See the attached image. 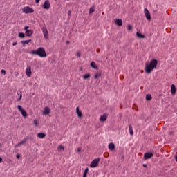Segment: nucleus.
Listing matches in <instances>:
<instances>
[{
	"mask_svg": "<svg viewBox=\"0 0 177 177\" xmlns=\"http://www.w3.org/2000/svg\"><path fill=\"white\" fill-rule=\"evenodd\" d=\"M31 74H32V72L31 71V66L28 65L26 69V75L27 77H31Z\"/></svg>",
	"mask_w": 177,
	"mask_h": 177,
	"instance_id": "nucleus-9",
	"label": "nucleus"
},
{
	"mask_svg": "<svg viewBox=\"0 0 177 177\" xmlns=\"http://www.w3.org/2000/svg\"><path fill=\"white\" fill-rule=\"evenodd\" d=\"M99 162H100V158L94 159L90 164L91 168H96L99 165Z\"/></svg>",
	"mask_w": 177,
	"mask_h": 177,
	"instance_id": "nucleus-4",
	"label": "nucleus"
},
{
	"mask_svg": "<svg viewBox=\"0 0 177 177\" xmlns=\"http://www.w3.org/2000/svg\"><path fill=\"white\" fill-rule=\"evenodd\" d=\"M17 109L19 111H20L22 117H24V118H27V111H26L21 105H18Z\"/></svg>",
	"mask_w": 177,
	"mask_h": 177,
	"instance_id": "nucleus-5",
	"label": "nucleus"
},
{
	"mask_svg": "<svg viewBox=\"0 0 177 177\" xmlns=\"http://www.w3.org/2000/svg\"><path fill=\"white\" fill-rule=\"evenodd\" d=\"M146 99H147V100H151V95L147 94L146 95Z\"/></svg>",
	"mask_w": 177,
	"mask_h": 177,
	"instance_id": "nucleus-28",
	"label": "nucleus"
},
{
	"mask_svg": "<svg viewBox=\"0 0 177 177\" xmlns=\"http://www.w3.org/2000/svg\"><path fill=\"white\" fill-rule=\"evenodd\" d=\"M153 154L151 152H147L144 154V160H150L153 157Z\"/></svg>",
	"mask_w": 177,
	"mask_h": 177,
	"instance_id": "nucleus-10",
	"label": "nucleus"
},
{
	"mask_svg": "<svg viewBox=\"0 0 177 177\" xmlns=\"http://www.w3.org/2000/svg\"><path fill=\"white\" fill-rule=\"evenodd\" d=\"M16 158H18V159L20 158V154L17 153V154L16 155Z\"/></svg>",
	"mask_w": 177,
	"mask_h": 177,
	"instance_id": "nucleus-36",
	"label": "nucleus"
},
{
	"mask_svg": "<svg viewBox=\"0 0 177 177\" xmlns=\"http://www.w3.org/2000/svg\"><path fill=\"white\" fill-rule=\"evenodd\" d=\"M33 124L35 125V127H38V120H37V119H35L33 120Z\"/></svg>",
	"mask_w": 177,
	"mask_h": 177,
	"instance_id": "nucleus-30",
	"label": "nucleus"
},
{
	"mask_svg": "<svg viewBox=\"0 0 177 177\" xmlns=\"http://www.w3.org/2000/svg\"><path fill=\"white\" fill-rule=\"evenodd\" d=\"M171 95H173V96H175V95L176 94V87L175 86V84H172L171 86Z\"/></svg>",
	"mask_w": 177,
	"mask_h": 177,
	"instance_id": "nucleus-14",
	"label": "nucleus"
},
{
	"mask_svg": "<svg viewBox=\"0 0 177 177\" xmlns=\"http://www.w3.org/2000/svg\"><path fill=\"white\" fill-rule=\"evenodd\" d=\"M30 42H31V39L21 41V44H22L23 46H26V44H30Z\"/></svg>",
	"mask_w": 177,
	"mask_h": 177,
	"instance_id": "nucleus-21",
	"label": "nucleus"
},
{
	"mask_svg": "<svg viewBox=\"0 0 177 177\" xmlns=\"http://www.w3.org/2000/svg\"><path fill=\"white\" fill-rule=\"evenodd\" d=\"M102 77V73L97 72L96 73L94 74V78L95 80H97V78H100Z\"/></svg>",
	"mask_w": 177,
	"mask_h": 177,
	"instance_id": "nucleus-22",
	"label": "nucleus"
},
{
	"mask_svg": "<svg viewBox=\"0 0 177 177\" xmlns=\"http://www.w3.org/2000/svg\"><path fill=\"white\" fill-rule=\"evenodd\" d=\"M76 114H77L78 118H81V117H82V112L81 111H80L79 106L76 107Z\"/></svg>",
	"mask_w": 177,
	"mask_h": 177,
	"instance_id": "nucleus-15",
	"label": "nucleus"
},
{
	"mask_svg": "<svg viewBox=\"0 0 177 177\" xmlns=\"http://www.w3.org/2000/svg\"><path fill=\"white\" fill-rule=\"evenodd\" d=\"M18 37L19 38H24L25 35H24V33L23 32H19V35H18Z\"/></svg>",
	"mask_w": 177,
	"mask_h": 177,
	"instance_id": "nucleus-29",
	"label": "nucleus"
},
{
	"mask_svg": "<svg viewBox=\"0 0 177 177\" xmlns=\"http://www.w3.org/2000/svg\"><path fill=\"white\" fill-rule=\"evenodd\" d=\"M95 12V8L91 7L89 9V13H93Z\"/></svg>",
	"mask_w": 177,
	"mask_h": 177,
	"instance_id": "nucleus-31",
	"label": "nucleus"
},
{
	"mask_svg": "<svg viewBox=\"0 0 177 177\" xmlns=\"http://www.w3.org/2000/svg\"><path fill=\"white\" fill-rule=\"evenodd\" d=\"M57 149L59 151H64V147L63 145H59Z\"/></svg>",
	"mask_w": 177,
	"mask_h": 177,
	"instance_id": "nucleus-25",
	"label": "nucleus"
},
{
	"mask_svg": "<svg viewBox=\"0 0 177 177\" xmlns=\"http://www.w3.org/2000/svg\"><path fill=\"white\" fill-rule=\"evenodd\" d=\"M91 67H92V68H94V70H99V68L97 67V65H96V62H91Z\"/></svg>",
	"mask_w": 177,
	"mask_h": 177,
	"instance_id": "nucleus-18",
	"label": "nucleus"
},
{
	"mask_svg": "<svg viewBox=\"0 0 177 177\" xmlns=\"http://www.w3.org/2000/svg\"><path fill=\"white\" fill-rule=\"evenodd\" d=\"M156 66H157V60H156Z\"/></svg>",
	"mask_w": 177,
	"mask_h": 177,
	"instance_id": "nucleus-46",
	"label": "nucleus"
},
{
	"mask_svg": "<svg viewBox=\"0 0 177 177\" xmlns=\"http://www.w3.org/2000/svg\"><path fill=\"white\" fill-rule=\"evenodd\" d=\"M144 13L147 20L150 21V20H151V16L150 15V12H149V10H147V8L144 9Z\"/></svg>",
	"mask_w": 177,
	"mask_h": 177,
	"instance_id": "nucleus-7",
	"label": "nucleus"
},
{
	"mask_svg": "<svg viewBox=\"0 0 177 177\" xmlns=\"http://www.w3.org/2000/svg\"><path fill=\"white\" fill-rule=\"evenodd\" d=\"M41 7L43 8V9H46V10L50 9V3L49 2L48 0H46V1H44Z\"/></svg>",
	"mask_w": 177,
	"mask_h": 177,
	"instance_id": "nucleus-8",
	"label": "nucleus"
},
{
	"mask_svg": "<svg viewBox=\"0 0 177 177\" xmlns=\"http://www.w3.org/2000/svg\"><path fill=\"white\" fill-rule=\"evenodd\" d=\"M44 37L46 39H48L49 38V33L48 32V29L46 28H42Z\"/></svg>",
	"mask_w": 177,
	"mask_h": 177,
	"instance_id": "nucleus-11",
	"label": "nucleus"
},
{
	"mask_svg": "<svg viewBox=\"0 0 177 177\" xmlns=\"http://www.w3.org/2000/svg\"><path fill=\"white\" fill-rule=\"evenodd\" d=\"M129 131L130 135L132 136V135H133V129H132V125H129Z\"/></svg>",
	"mask_w": 177,
	"mask_h": 177,
	"instance_id": "nucleus-24",
	"label": "nucleus"
},
{
	"mask_svg": "<svg viewBox=\"0 0 177 177\" xmlns=\"http://www.w3.org/2000/svg\"><path fill=\"white\" fill-rule=\"evenodd\" d=\"M89 77H91V75L89 73H86L84 75H83V79L88 80V78H89Z\"/></svg>",
	"mask_w": 177,
	"mask_h": 177,
	"instance_id": "nucleus-27",
	"label": "nucleus"
},
{
	"mask_svg": "<svg viewBox=\"0 0 177 177\" xmlns=\"http://www.w3.org/2000/svg\"><path fill=\"white\" fill-rule=\"evenodd\" d=\"M68 16H70V15H71V11L69 10V11L68 12Z\"/></svg>",
	"mask_w": 177,
	"mask_h": 177,
	"instance_id": "nucleus-40",
	"label": "nucleus"
},
{
	"mask_svg": "<svg viewBox=\"0 0 177 177\" xmlns=\"http://www.w3.org/2000/svg\"><path fill=\"white\" fill-rule=\"evenodd\" d=\"M21 97H22V95L20 94L19 99H18V101L20 100V99H21Z\"/></svg>",
	"mask_w": 177,
	"mask_h": 177,
	"instance_id": "nucleus-41",
	"label": "nucleus"
},
{
	"mask_svg": "<svg viewBox=\"0 0 177 177\" xmlns=\"http://www.w3.org/2000/svg\"><path fill=\"white\" fill-rule=\"evenodd\" d=\"M136 35L138 37V38H145V36L143 35H142V33L137 32H136Z\"/></svg>",
	"mask_w": 177,
	"mask_h": 177,
	"instance_id": "nucleus-26",
	"label": "nucleus"
},
{
	"mask_svg": "<svg viewBox=\"0 0 177 177\" xmlns=\"http://www.w3.org/2000/svg\"><path fill=\"white\" fill-rule=\"evenodd\" d=\"M142 166H143L145 168H147V165H146V164H143Z\"/></svg>",
	"mask_w": 177,
	"mask_h": 177,
	"instance_id": "nucleus-38",
	"label": "nucleus"
},
{
	"mask_svg": "<svg viewBox=\"0 0 177 177\" xmlns=\"http://www.w3.org/2000/svg\"><path fill=\"white\" fill-rule=\"evenodd\" d=\"M175 160H176V162H177V156H175Z\"/></svg>",
	"mask_w": 177,
	"mask_h": 177,
	"instance_id": "nucleus-44",
	"label": "nucleus"
},
{
	"mask_svg": "<svg viewBox=\"0 0 177 177\" xmlns=\"http://www.w3.org/2000/svg\"><path fill=\"white\" fill-rule=\"evenodd\" d=\"M156 67V59H152L150 62L146 63L145 66V71L147 74H150Z\"/></svg>",
	"mask_w": 177,
	"mask_h": 177,
	"instance_id": "nucleus-2",
	"label": "nucleus"
},
{
	"mask_svg": "<svg viewBox=\"0 0 177 177\" xmlns=\"http://www.w3.org/2000/svg\"><path fill=\"white\" fill-rule=\"evenodd\" d=\"M27 142V138H24L21 140V142H20L19 143L15 145V147H19L20 146H22V145H24V143H26Z\"/></svg>",
	"mask_w": 177,
	"mask_h": 177,
	"instance_id": "nucleus-17",
	"label": "nucleus"
},
{
	"mask_svg": "<svg viewBox=\"0 0 177 177\" xmlns=\"http://www.w3.org/2000/svg\"><path fill=\"white\" fill-rule=\"evenodd\" d=\"M107 117H109L107 113H104L102 115H101L100 117V122H104L107 120Z\"/></svg>",
	"mask_w": 177,
	"mask_h": 177,
	"instance_id": "nucleus-12",
	"label": "nucleus"
},
{
	"mask_svg": "<svg viewBox=\"0 0 177 177\" xmlns=\"http://www.w3.org/2000/svg\"><path fill=\"white\" fill-rule=\"evenodd\" d=\"M30 55H36L39 56V57L45 58L46 57V51H45V48L43 47H39L37 49L31 51Z\"/></svg>",
	"mask_w": 177,
	"mask_h": 177,
	"instance_id": "nucleus-1",
	"label": "nucleus"
},
{
	"mask_svg": "<svg viewBox=\"0 0 177 177\" xmlns=\"http://www.w3.org/2000/svg\"><path fill=\"white\" fill-rule=\"evenodd\" d=\"M39 1H40V0H35V3H39Z\"/></svg>",
	"mask_w": 177,
	"mask_h": 177,
	"instance_id": "nucleus-39",
	"label": "nucleus"
},
{
	"mask_svg": "<svg viewBox=\"0 0 177 177\" xmlns=\"http://www.w3.org/2000/svg\"><path fill=\"white\" fill-rule=\"evenodd\" d=\"M80 151H81V147H79L77 149V152L80 153Z\"/></svg>",
	"mask_w": 177,
	"mask_h": 177,
	"instance_id": "nucleus-35",
	"label": "nucleus"
},
{
	"mask_svg": "<svg viewBox=\"0 0 177 177\" xmlns=\"http://www.w3.org/2000/svg\"><path fill=\"white\" fill-rule=\"evenodd\" d=\"M76 56H77V57H81V53L77 52V53H76Z\"/></svg>",
	"mask_w": 177,
	"mask_h": 177,
	"instance_id": "nucleus-33",
	"label": "nucleus"
},
{
	"mask_svg": "<svg viewBox=\"0 0 177 177\" xmlns=\"http://www.w3.org/2000/svg\"><path fill=\"white\" fill-rule=\"evenodd\" d=\"M22 12L26 15H28V13H34V9L30 6H25L22 8Z\"/></svg>",
	"mask_w": 177,
	"mask_h": 177,
	"instance_id": "nucleus-3",
	"label": "nucleus"
},
{
	"mask_svg": "<svg viewBox=\"0 0 177 177\" xmlns=\"http://www.w3.org/2000/svg\"><path fill=\"white\" fill-rule=\"evenodd\" d=\"M19 76V73H15V77H18Z\"/></svg>",
	"mask_w": 177,
	"mask_h": 177,
	"instance_id": "nucleus-42",
	"label": "nucleus"
},
{
	"mask_svg": "<svg viewBox=\"0 0 177 177\" xmlns=\"http://www.w3.org/2000/svg\"><path fill=\"white\" fill-rule=\"evenodd\" d=\"M66 44H70L69 41H66Z\"/></svg>",
	"mask_w": 177,
	"mask_h": 177,
	"instance_id": "nucleus-45",
	"label": "nucleus"
},
{
	"mask_svg": "<svg viewBox=\"0 0 177 177\" xmlns=\"http://www.w3.org/2000/svg\"><path fill=\"white\" fill-rule=\"evenodd\" d=\"M108 148H109V150H110L111 151H113V150L115 149V146L114 145V143L111 142L109 144Z\"/></svg>",
	"mask_w": 177,
	"mask_h": 177,
	"instance_id": "nucleus-16",
	"label": "nucleus"
},
{
	"mask_svg": "<svg viewBox=\"0 0 177 177\" xmlns=\"http://www.w3.org/2000/svg\"><path fill=\"white\" fill-rule=\"evenodd\" d=\"M88 172H89V169L86 167L83 173L82 177H86V175H88Z\"/></svg>",
	"mask_w": 177,
	"mask_h": 177,
	"instance_id": "nucleus-23",
	"label": "nucleus"
},
{
	"mask_svg": "<svg viewBox=\"0 0 177 177\" xmlns=\"http://www.w3.org/2000/svg\"><path fill=\"white\" fill-rule=\"evenodd\" d=\"M45 136H46V134H45V133H37V138H39V139H44V138H45Z\"/></svg>",
	"mask_w": 177,
	"mask_h": 177,
	"instance_id": "nucleus-20",
	"label": "nucleus"
},
{
	"mask_svg": "<svg viewBox=\"0 0 177 177\" xmlns=\"http://www.w3.org/2000/svg\"><path fill=\"white\" fill-rule=\"evenodd\" d=\"M3 159L0 157V163L2 162Z\"/></svg>",
	"mask_w": 177,
	"mask_h": 177,
	"instance_id": "nucleus-43",
	"label": "nucleus"
},
{
	"mask_svg": "<svg viewBox=\"0 0 177 177\" xmlns=\"http://www.w3.org/2000/svg\"><path fill=\"white\" fill-rule=\"evenodd\" d=\"M49 113H50V109H49V107H48V106L44 107V111H43V115H48Z\"/></svg>",
	"mask_w": 177,
	"mask_h": 177,
	"instance_id": "nucleus-13",
	"label": "nucleus"
},
{
	"mask_svg": "<svg viewBox=\"0 0 177 177\" xmlns=\"http://www.w3.org/2000/svg\"><path fill=\"white\" fill-rule=\"evenodd\" d=\"M127 30H128V31H131V30H132V26L128 25L127 26Z\"/></svg>",
	"mask_w": 177,
	"mask_h": 177,
	"instance_id": "nucleus-32",
	"label": "nucleus"
},
{
	"mask_svg": "<svg viewBox=\"0 0 177 177\" xmlns=\"http://www.w3.org/2000/svg\"><path fill=\"white\" fill-rule=\"evenodd\" d=\"M114 22L115 23V24H117V26H122V19H115Z\"/></svg>",
	"mask_w": 177,
	"mask_h": 177,
	"instance_id": "nucleus-19",
	"label": "nucleus"
},
{
	"mask_svg": "<svg viewBox=\"0 0 177 177\" xmlns=\"http://www.w3.org/2000/svg\"><path fill=\"white\" fill-rule=\"evenodd\" d=\"M28 28H30L29 26H24V30L27 37H31V35L34 34V30Z\"/></svg>",
	"mask_w": 177,
	"mask_h": 177,
	"instance_id": "nucleus-6",
	"label": "nucleus"
},
{
	"mask_svg": "<svg viewBox=\"0 0 177 177\" xmlns=\"http://www.w3.org/2000/svg\"><path fill=\"white\" fill-rule=\"evenodd\" d=\"M12 45H13V46H16V45H17V42H16V41H15V42H13V43H12Z\"/></svg>",
	"mask_w": 177,
	"mask_h": 177,
	"instance_id": "nucleus-37",
	"label": "nucleus"
},
{
	"mask_svg": "<svg viewBox=\"0 0 177 177\" xmlns=\"http://www.w3.org/2000/svg\"><path fill=\"white\" fill-rule=\"evenodd\" d=\"M1 74H3V75H5V74H6V71L5 70L2 69Z\"/></svg>",
	"mask_w": 177,
	"mask_h": 177,
	"instance_id": "nucleus-34",
	"label": "nucleus"
}]
</instances>
